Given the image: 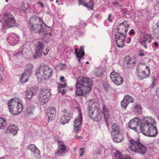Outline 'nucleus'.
Instances as JSON below:
<instances>
[{
  "instance_id": "obj_57",
  "label": "nucleus",
  "mask_w": 159,
  "mask_h": 159,
  "mask_svg": "<svg viewBox=\"0 0 159 159\" xmlns=\"http://www.w3.org/2000/svg\"><path fill=\"white\" fill-rule=\"evenodd\" d=\"M28 77L26 75H25V76H24V78H23V80L25 81V78H27L28 79Z\"/></svg>"
},
{
  "instance_id": "obj_34",
  "label": "nucleus",
  "mask_w": 159,
  "mask_h": 159,
  "mask_svg": "<svg viewBox=\"0 0 159 159\" xmlns=\"http://www.w3.org/2000/svg\"><path fill=\"white\" fill-rule=\"evenodd\" d=\"M11 37L12 38V39L11 40L12 41L14 42L15 43H17L19 41V36L15 34H11Z\"/></svg>"
},
{
  "instance_id": "obj_45",
  "label": "nucleus",
  "mask_w": 159,
  "mask_h": 159,
  "mask_svg": "<svg viewBox=\"0 0 159 159\" xmlns=\"http://www.w3.org/2000/svg\"><path fill=\"white\" fill-rule=\"evenodd\" d=\"M111 14H109L108 15V17L107 18V20L111 22H112V20L111 19Z\"/></svg>"
},
{
  "instance_id": "obj_60",
  "label": "nucleus",
  "mask_w": 159,
  "mask_h": 159,
  "mask_svg": "<svg viewBox=\"0 0 159 159\" xmlns=\"http://www.w3.org/2000/svg\"><path fill=\"white\" fill-rule=\"evenodd\" d=\"M96 75L97 77H99L100 76H101L102 74L101 73L99 75H98L97 74H96Z\"/></svg>"
},
{
  "instance_id": "obj_23",
  "label": "nucleus",
  "mask_w": 159,
  "mask_h": 159,
  "mask_svg": "<svg viewBox=\"0 0 159 159\" xmlns=\"http://www.w3.org/2000/svg\"><path fill=\"white\" fill-rule=\"evenodd\" d=\"M82 5L92 10H93V0H90L89 3H87L85 2L84 0H79V5Z\"/></svg>"
},
{
  "instance_id": "obj_49",
  "label": "nucleus",
  "mask_w": 159,
  "mask_h": 159,
  "mask_svg": "<svg viewBox=\"0 0 159 159\" xmlns=\"http://www.w3.org/2000/svg\"><path fill=\"white\" fill-rule=\"evenodd\" d=\"M134 31L133 29H131L129 33L130 35L133 34H134Z\"/></svg>"
},
{
  "instance_id": "obj_8",
  "label": "nucleus",
  "mask_w": 159,
  "mask_h": 159,
  "mask_svg": "<svg viewBox=\"0 0 159 159\" xmlns=\"http://www.w3.org/2000/svg\"><path fill=\"white\" fill-rule=\"evenodd\" d=\"M39 94V102L43 105L46 103L50 98L51 93L50 89L47 87H44L41 89Z\"/></svg>"
},
{
  "instance_id": "obj_31",
  "label": "nucleus",
  "mask_w": 159,
  "mask_h": 159,
  "mask_svg": "<svg viewBox=\"0 0 159 159\" xmlns=\"http://www.w3.org/2000/svg\"><path fill=\"white\" fill-rule=\"evenodd\" d=\"M119 37L116 36V39H115L116 44L118 47L122 48L125 45V40H121L119 39Z\"/></svg>"
},
{
  "instance_id": "obj_43",
  "label": "nucleus",
  "mask_w": 159,
  "mask_h": 159,
  "mask_svg": "<svg viewBox=\"0 0 159 159\" xmlns=\"http://www.w3.org/2000/svg\"><path fill=\"white\" fill-rule=\"evenodd\" d=\"M154 35L155 36L156 38L159 40V32H156V31L154 32Z\"/></svg>"
},
{
  "instance_id": "obj_51",
  "label": "nucleus",
  "mask_w": 159,
  "mask_h": 159,
  "mask_svg": "<svg viewBox=\"0 0 159 159\" xmlns=\"http://www.w3.org/2000/svg\"><path fill=\"white\" fill-rule=\"evenodd\" d=\"M38 3L41 6L42 8H43L44 7V5L41 2H38Z\"/></svg>"
},
{
  "instance_id": "obj_6",
  "label": "nucleus",
  "mask_w": 159,
  "mask_h": 159,
  "mask_svg": "<svg viewBox=\"0 0 159 159\" xmlns=\"http://www.w3.org/2000/svg\"><path fill=\"white\" fill-rule=\"evenodd\" d=\"M129 148L132 151L143 155L146 153V148L140 141L131 139L129 140Z\"/></svg>"
},
{
  "instance_id": "obj_61",
  "label": "nucleus",
  "mask_w": 159,
  "mask_h": 159,
  "mask_svg": "<svg viewBox=\"0 0 159 159\" xmlns=\"http://www.w3.org/2000/svg\"><path fill=\"white\" fill-rule=\"evenodd\" d=\"M59 0H57V1H56V3H58V2H59ZM58 4H60V3L59 2Z\"/></svg>"
},
{
  "instance_id": "obj_24",
  "label": "nucleus",
  "mask_w": 159,
  "mask_h": 159,
  "mask_svg": "<svg viewBox=\"0 0 159 159\" xmlns=\"http://www.w3.org/2000/svg\"><path fill=\"white\" fill-rule=\"evenodd\" d=\"M36 93V90L33 88L27 90L25 92V97L26 98L30 99Z\"/></svg>"
},
{
  "instance_id": "obj_36",
  "label": "nucleus",
  "mask_w": 159,
  "mask_h": 159,
  "mask_svg": "<svg viewBox=\"0 0 159 159\" xmlns=\"http://www.w3.org/2000/svg\"><path fill=\"white\" fill-rule=\"evenodd\" d=\"M116 33L117 34H115V39H116V36L119 37V39H121L122 40H125L126 35L125 34V33H121L120 32Z\"/></svg>"
},
{
  "instance_id": "obj_16",
  "label": "nucleus",
  "mask_w": 159,
  "mask_h": 159,
  "mask_svg": "<svg viewBox=\"0 0 159 159\" xmlns=\"http://www.w3.org/2000/svg\"><path fill=\"white\" fill-rule=\"evenodd\" d=\"M142 120L140 121L138 117H135L133 119L130 120L129 123V127L130 129H131L135 131H137V129L138 126L140 125H141V121Z\"/></svg>"
},
{
  "instance_id": "obj_53",
  "label": "nucleus",
  "mask_w": 159,
  "mask_h": 159,
  "mask_svg": "<svg viewBox=\"0 0 159 159\" xmlns=\"http://www.w3.org/2000/svg\"><path fill=\"white\" fill-rule=\"evenodd\" d=\"M131 41V39L129 37L128 38V41H126V43H130Z\"/></svg>"
},
{
  "instance_id": "obj_56",
  "label": "nucleus",
  "mask_w": 159,
  "mask_h": 159,
  "mask_svg": "<svg viewBox=\"0 0 159 159\" xmlns=\"http://www.w3.org/2000/svg\"><path fill=\"white\" fill-rule=\"evenodd\" d=\"M154 45L156 47H157L158 46V44L157 42H155L154 43Z\"/></svg>"
},
{
  "instance_id": "obj_21",
  "label": "nucleus",
  "mask_w": 159,
  "mask_h": 159,
  "mask_svg": "<svg viewBox=\"0 0 159 159\" xmlns=\"http://www.w3.org/2000/svg\"><path fill=\"white\" fill-rule=\"evenodd\" d=\"M147 71H137L138 74V77L140 80L147 78L149 76L150 74V69H147Z\"/></svg>"
},
{
  "instance_id": "obj_37",
  "label": "nucleus",
  "mask_w": 159,
  "mask_h": 159,
  "mask_svg": "<svg viewBox=\"0 0 159 159\" xmlns=\"http://www.w3.org/2000/svg\"><path fill=\"white\" fill-rule=\"evenodd\" d=\"M152 39V37L150 34H146L144 35V39L142 40H145L146 42L149 43L151 42Z\"/></svg>"
},
{
  "instance_id": "obj_10",
  "label": "nucleus",
  "mask_w": 159,
  "mask_h": 159,
  "mask_svg": "<svg viewBox=\"0 0 159 159\" xmlns=\"http://www.w3.org/2000/svg\"><path fill=\"white\" fill-rule=\"evenodd\" d=\"M76 109L79 112V116L75 118L74 122V131L77 133L80 130L82 121V115L80 112V108L79 107H76Z\"/></svg>"
},
{
  "instance_id": "obj_1",
  "label": "nucleus",
  "mask_w": 159,
  "mask_h": 159,
  "mask_svg": "<svg viewBox=\"0 0 159 159\" xmlns=\"http://www.w3.org/2000/svg\"><path fill=\"white\" fill-rule=\"evenodd\" d=\"M93 84L92 80L88 77L80 76L77 79L75 91L77 96H85L90 93Z\"/></svg>"
},
{
  "instance_id": "obj_59",
  "label": "nucleus",
  "mask_w": 159,
  "mask_h": 159,
  "mask_svg": "<svg viewBox=\"0 0 159 159\" xmlns=\"http://www.w3.org/2000/svg\"><path fill=\"white\" fill-rule=\"evenodd\" d=\"M2 77L1 75L0 74V82H2Z\"/></svg>"
},
{
  "instance_id": "obj_29",
  "label": "nucleus",
  "mask_w": 159,
  "mask_h": 159,
  "mask_svg": "<svg viewBox=\"0 0 159 159\" xmlns=\"http://www.w3.org/2000/svg\"><path fill=\"white\" fill-rule=\"evenodd\" d=\"M28 148L32 152L35 154L39 155L40 154L39 150L34 144H32L29 145Z\"/></svg>"
},
{
  "instance_id": "obj_17",
  "label": "nucleus",
  "mask_w": 159,
  "mask_h": 159,
  "mask_svg": "<svg viewBox=\"0 0 159 159\" xmlns=\"http://www.w3.org/2000/svg\"><path fill=\"white\" fill-rule=\"evenodd\" d=\"M44 44L43 43L38 42L36 48V52L34 55V57L37 59L41 57L42 55V50L44 48Z\"/></svg>"
},
{
  "instance_id": "obj_47",
  "label": "nucleus",
  "mask_w": 159,
  "mask_h": 159,
  "mask_svg": "<svg viewBox=\"0 0 159 159\" xmlns=\"http://www.w3.org/2000/svg\"><path fill=\"white\" fill-rule=\"evenodd\" d=\"M122 159H131L130 157L128 155L123 156Z\"/></svg>"
},
{
  "instance_id": "obj_50",
  "label": "nucleus",
  "mask_w": 159,
  "mask_h": 159,
  "mask_svg": "<svg viewBox=\"0 0 159 159\" xmlns=\"http://www.w3.org/2000/svg\"><path fill=\"white\" fill-rule=\"evenodd\" d=\"M156 94L157 97L159 98V88L156 91Z\"/></svg>"
},
{
  "instance_id": "obj_22",
  "label": "nucleus",
  "mask_w": 159,
  "mask_h": 159,
  "mask_svg": "<svg viewBox=\"0 0 159 159\" xmlns=\"http://www.w3.org/2000/svg\"><path fill=\"white\" fill-rule=\"evenodd\" d=\"M78 48H76L75 50V53L76 55V57L79 58L78 62L79 63H80V60L81 58L83 57L85 54V52H84V48L83 47L81 46L80 47V49L79 52H78Z\"/></svg>"
},
{
  "instance_id": "obj_9",
  "label": "nucleus",
  "mask_w": 159,
  "mask_h": 159,
  "mask_svg": "<svg viewBox=\"0 0 159 159\" xmlns=\"http://www.w3.org/2000/svg\"><path fill=\"white\" fill-rule=\"evenodd\" d=\"M2 27L9 28L15 26L16 22L12 15L10 13H5L3 17Z\"/></svg>"
},
{
  "instance_id": "obj_55",
  "label": "nucleus",
  "mask_w": 159,
  "mask_h": 159,
  "mask_svg": "<svg viewBox=\"0 0 159 159\" xmlns=\"http://www.w3.org/2000/svg\"><path fill=\"white\" fill-rule=\"evenodd\" d=\"M4 70V67L2 66H1L0 67V71H3Z\"/></svg>"
},
{
  "instance_id": "obj_48",
  "label": "nucleus",
  "mask_w": 159,
  "mask_h": 159,
  "mask_svg": "<svg viewBox=\"0 0 159 159\" xmlns=\"http://www.w3.org/2000/svg\"><path fill=\"white\" fill-rule=\"evenodd\" d=\"M60 81L62 82H65V80L64 79V77L63 76L61 77L60 78Z\"/></svg>"
},
{
  "instance_id": "obj_2",
  "label": "nucleus",
  "mask_w": 159,
  "mask_h": 159,
  "mask_svg": "<svg viewBox=\"0 0 159 159\" xmlns=\"http://www.w3.org/2000/svg\"><path fill=\"white\" fill-rule=\"evenodd\" d=\"M29 23L30 28L33 33L46 35L49 34L51 31V28L46 25L43 20L37 16L34 15L30 17Z\"/></svg>"
},
{
  "instance_id": "obj_26",
  "label": "nucleus",
  "mask_w": 159,
  "mask_h": 159,
  "mask_svg": "<svg viewBox=\"0 0 159 159\" xmlns=\"http://www.w3.org/2000/svg\"><path fill=\"white\" fill-rule=\"evenodd\" d=\"M7 129L13 135H15L17 134L19 129L16 125H11L8 126Z\"/></svg>"
},
{
  "instance_id": "obj_46",
  "label": "nucleus",
  "mask_w": 159,
  "mask_h": 159,
  "mask_svg": "<svg viewBox=\"0 0 159 159\" xmlns=\"http://www.w3.org/2000/svg\"><path fill=\"white\" fill-rule=\"evenodd\" d=\"M154 31H156V32H159V25L158 24L157 25V27L154 30Z\"/></svg>"
},
{
  "instance_id": "obj_27",
  "label": "nucleus",
  "mask_w": 159,
  "mask_h": 159,
  "mask_svg": "<svg viewBox=\"0 0 159 159\" xmlns=\"http://www.w3.org/2000/svg\"><path fill=\"white\" fill-rule=\"evenodd\" d=\"M119 126L116 124L113 123L111 126V135L120 133Z\"/></svg>"
},
{
  "instance_id": "obj_33",
  "label": "nucleus",
  "mask_w": 159,
  "mask_h": 159,
  "mask_svg": "<svg viewBox=\"0 0 159 159\" xmlns=\"http://www.w3.org/2000/svg\"><path fill=\"white\" fill-rule=\"evenodd\" d=\"M34 108L31 106H28L27 107L25 114L27 116H31L32 115L33 110Z\"/></svg>"
},
{
  "instance_id": "obj_25",
  "label": "nucleus",
  "mask_w": 159,
  "mask_h": 159,
  "mask_svg": "<svg viewBox=\"0 0 159 159\" xmlns=\"http://www.w3.org/2000/svg\"><path fill=\"white\" fill-rule=\"evenodd\" d=\"M111 137L113 141L116 143L121 142L123 139L122 134L121 132L111 135Z\"/></svg>"
},
{
  "instance_id": "obj_4",
  "label": "nucleus",
  "mask_w": 159,
  "mask_h": 159,
  "mask_svg": "<svg viewBox=\"0 0 159 159\" xmlns=\"http://www.w3.org/2000/svg\"><path fill=\"white\" fill-rule=\"evenodd\" d=\"M35 72L38 81L42 83L52 77L53 70L47 65L42 64L36 70Z\"/></svg>"
},
{
  "instance_id": "obj_63",
  "label": "nucleus",
  "mask_w": 159,
  "mask_h": 159,
  "mask_svg": "<svg viewBox=\"0 0 159 159\" xmlns=\"http://www.w3.org/2000/svg\"><path fill=\"white\" fill-rule=\"evenodd\" d=\"M43 54L45 55H47V54H48V52H46V54L44 52H43Z\"/></svg>"
},
{
  "instance_id": "obj_13",
  "label": "nucleus",
  "mask_w": 159,
  "mask_h": 159,
  "mask_svg": "<svg viewBox=\"0 0 159 159\" xmlns=\"http://www.w3.org/2000/svg\"><path fill=\"white\" fill-rule=\"evenodd\" d=\"M128 24L126 21H123L122 23L119 24L114 30L115 33H126L128 29Z\"/></svg>"
},
{
  "instance_id": "obj_40",
  "label": "nucleus",
  "mask_w": 159,
  "mask_h": 159,
  "mask_svg": "<svg viewBox=\"0 0 159 159\" xmlns=\"http://www.w3.org/2000/svg\"><path fill=\"white\" fill-rule=\"evenodd\" d=\"M19 9L20 12L21 13H24L27 10L24 5H22Z\"/></svg>"
},
{
  "instance_id": "obj_5",
  "label": "nucleus",
  "mask_w": 159,
  "mask_h": 159,
  "mask_svg": "<svg viewBox=\"0 0 159 159\" xmlns=\"http://www.w3.org/2000/svg\"><path fill=\"white\" fill-rule=\"evenodd\" d=\"M10 111L13 115H17L21 113L23 109L22 101L20 98H15L7 103Z\"/></svg>"
},
{
  "instance_id": "obj_54",
  "label": "nucleus",
  "mask_w": 159,
  "mask_h": 159,
  "mask_svg": "<svg viewBox=\"0 0 159 159\" xmlns=\"http://www.w3.org/2000/svg\"><path fill=\"white\" fill-rule=\"evenodd\" d=\"M139 55L140 56H143L144 55V54L143 52H141L139 53Z\"/></svg>"
},
{
  "instance_id": "obj_38",
  "label": "nucleus",
  "mask_w": 159,
  "mask_h": 159,
  "mask_svg": "<svg viewBox=\"0 0 159 159\" xmlns=\"http://www.w3.org/2000/svg\"><path fill=\"white\" fill-rule=\"evenodd\" d=\"M123 156L121 153L118 151H116L115 153V159H122Z\"/></svg>"
},
{
  "instance_id": "obj_7",
  "label": "nucleus",
  "mask_w": 159,
  "mask_h": 159,
  "mask_svg": "<svg viewBox=\"0 0 159 159\" xmlns=\"http://www.w3.org/2000/svg\"><path fill=\"white\" fill-rule=\"evenodd\" d=\"M92 103H89L88 106V110L89 116L91 118L96 121H100L102 119V114L101 113V110L97 107L94 104L91 106Z\"/></svg>"
},
{
  "instance_id": "obj_12",
  "label": "nucleus",
  "mask_w": 159,
  "mask_h": 159,
  "mask_svg": "<svg viewBox=\"0 0 159 159\" xmlns=\"http://www.w3.org/2000/svg\"><path fill=\"white\" fill-rule=\"evenodd\" d=\"M33 66L31 64H28L26 66L25 70L24 72L23 73L20 78V81L22 84H24L27 82L28 79L25 78V80H23V78L25 76V75H26L27 76H30L32 73Z\"/></svg>"
},
{
  "instance_id": "obj_39",
  "label": "nucleus",
  "mask_w": 159,
  "mask_h": 159,
  "mask_svg": "<svg viewBox=\"0 0 159 159\" xmlns=\"http://www.w3.org/2000/svg\"><path fill=\"white\" fill-rule=\"evenodd\" d=\"M135 111L137 113L140 114L142 112L141 108L140 106L139 105H136L134 107Z\"/></svg>"
},
{
  "instance_id": "obj_28",
  "label": "nucleus",
  "mask_w": 159,
  "mask_h": 159,
  "mask_svg": "<svg viewBox=\"0 0 159 159\" xmlns=\"http://www.w3.org/2000/svg\"><path fill=\"white\" fill-rule=\"evenodd\" d=\"M57 87L59 92H61L62 94L66 93L67 90V85L65 83L59 84L58 85Z\"/></svg>"
},
{
  "instance_id": "obj_32",
  "label": "nucleus",
  "mask_w": 159,
  "mask_h": 159,
  "mask_svg": "<svg viewBox=\"0 0 159 159\" xmlns=\"http://www.w3.org/2000/svg\"><path fill=\"white\" fill-rule=\"evenodd\" d=\"M147 69H149L145 64L140 63L138 65L137 71H147Z\"/></svg>"
},
{
  "instance_id": "obj_35",
  "label": "nucleus",
  "mask_w": 159,
  "mask_h": 159,
  "mask_svg": "<svg viewBox=\"0 0 159 159\" xmlns=\"http://www.w3.org/2000/svg\"><path fill=\"white\" fill-rule=\"evenodd\" d=\"M7 124L6 120L0 117V128L4 129L6 126Z\"/></svg>"
},
{
  "instance_id": "obj_64",
  "label": "nucleus",
  "mask_w": 159,
  "mask_h": 159,
  "mask_svg": "<svg viewBox=\"0 0 159 159\" xmlns=\"http://www.w3.org/2000/svg\"><path fill=\"white\" fill-rule=\"evenodd\" d=\"M0 159H5V158L4 157H2L1 158H0Z\"/></svg>"
},
{
  "instance_id": "obj_58",
  "label": "nucleus",
  "mask_w": 159,
  "mask_h": 159,
  "mask_svg": "<svg viewBox=\"0 0 159 159\" xmlns=\"http://www.w3.org/2000/svg\"><path fill=\"white\" fill-rule=\"evenodd\" d=\"M118 3L116 1V2H113V5H115L117 4Z\"/></svg>"
},
{
  "instance_id": "obj_44",
  "label": "nucleus",
  "mask_w": 159,
  "mask_h": 159,
  "mask_svg": "<svg viewBox=\"0 0 159 159\" xmlns=\"http://www.w3.org/2000/svg\"><path fill=\"white\" fill-rule=\"evenodd\" d=\"M155 9L156 10H158L159 9V2L157 3L154 7Z\"/></svg>"
},
{
  "instance_id": "obj_62",
  "label": "nucleus",
  "mask_w": 159,
  "mask_h": 159,
  "mask_svg": "<svg viewBox=\"0 0 159 159\" xmlns=\"http://www.w3.org/2000/svg\"><path fill=\"white\" fill-rule=\"evenodd\" d=\"M76 149H77V148H75L74 149V151H76Z\"/></svg>"
},
{
  "instance_id": "obj_3",
  "label": "nucleus",
  "mask_w": 159,
  "mask_h": 159,
  "mask_svg": "<svg viewBox=\"0 0 159 159\" xmlns=\"http://www.w3.org/2000/svg\"><path fill=\"white\" fill-rule=\"evenodd\" d=\"M155 120L150 117H145L141 121V125L139 126L141 133L144 135L150 137H155L158 132L154 125Z\"/></svg>"
},
{
  "instance_id": "obj_30",
  "label": "nucleus",
  "mask_w": 159,
  "mask_h": 159,
  "mask_svg": "<svg viewBox=\"0 0 159 159\" xmlns=\"http://www.w3.org/2000/svg\"><path fill=\"white\" fill-rule=\"evenodd\" d=\"M103 107V112L104 116L105 121L107 124L108 119L109 116V111L107 108L105 107L104 105H102Z\"/></svg>"
},
{
  "instance_id": "obj_41",
  "label": "nucleus",
  "mask_w": 159,
  "mask_h": 159,
  "mask_svg": "<svg viewBox=\"0 0 159 159\" xmlns=\"http://www.w3.org/2000/svg\"><path fill=\"white\" fill-rule=\"evenodd\" d=\"M85 149V148L84 147L81 148H80V153L79 156L80 157H82L83 156L84 152Z\"/></svg>"
},
{
  "instance_id": "obj_42",
  "label": "nucleus",
  "mask_w": 159,
  "mask_h": 159,
  "mask_svg": "<svg viewBox=\"0 0 159 159\" xmlns=\"http://www.w3.org/2000/svg\"><path fill=\"white\" fill-rule=\"evenodd\" d=\"M140 43L143 47L146 48H147V47L146 44L148 42H146V41L145 40H141Z\"/></svg>"
},
{
  "instance_id": "obj_15",
  "label": "nucleus",
  "mask_w": 159,
  "mask_h": 159,
  "mask_svg": "<svg viewBox=\"0 0 159 159\" xmlns=\"http://www.w3.org/2000/svg\"><path fill=\"white\" fill-rule=\"evenodd\" d=\"M110 78L112 81L117 85H120L123 83L122 77L115 71H113L111 73Z\"/></svg>"
},
{
  "instance_id": "obj_20",
  "label": "nucleus",
  "mask_w": 159,
  "mask_h": 159,
  "mask_svg": "<svg viewBox=\"0 0 159 159\" xmlns=\"http://www.w3.org/2000/svg\"><path fill=\"white\" fill-rule=\"evenodd\" d=\"M56 111L55 108L53 107H50L48 109L47 112L48 120L50 121L54 119L56 116Z\"/></svg>"
},
{
  "instance_id": "obj_11",
  "label": "nucleus",
  "mask_w": 159,
  "mask_h": 159,
  "mask_svg": "<svg viewBox=\"0 0 159 159\" xmlns=\"http://www.w3.org/2000/svg\"><path fill=\"white\" fill-rule=\"evenodd\" d=\"M58 150L55 154L56 156H63L67 152V147L62 141H58Z\"/></svg>"
},
{
  "instance_id": "obj_52",
  "label": "nucleus",
  "mask_w": 159,
  "mask_h": 159,
  "mask_svg": "<svg viewBox=\"0 0 159 159\" xmlns=\"http://www.w3.org/2000/svg\"><path fill=\"white\" fill-rule=\"evenodd\" d=\"M93 153L94 154H100V153L99 152H96V151H94Z\"/></svg>"
},
{
  "instance_id": "obj_18",
  "label": "nucleus",
  "mask_w": 159,
  "mask_h": 159,
  "mask_svg": "<svg viewBox=\"0 0 159 159\" xmlns=\"http://www.w3.org/2000/svg\"><path fill=\"white\" fill-rule=\"evenodd\" d=\"M136 64L134 59L131 58L129 56H127L125 58L124 66L125 68H133Z\"/></svg>"
},
{
  "instance_id": "obj_14",
  "label": "nucleus",
  "mask_w": 159,
  "mask_h": 159,
  "mask_svg": "<svg viewBox=\"0 0 159 159\" xmlns=\"http://www.w3.org/2000/svg\"><path fill=\"white\" fill-rule=\"evenodd\" d=\"M62 116L60 119V122L61 124L64 125L68 123L71 117V114L67 112L66 110L64 109L62 111Z\"/></svg>"
},
{
  "instance_id": "obj_19",
  "label": "nucleus",
  "mask_w": 159,
  "mask_h": 159,
  "mask_svg": "<svg viewBox=\"0 0 159 159\" xmlns=\"http://www.w3.org/2000/svg\"><path fill=\"white\" fill-rule=\"evenodd\" d=\"M134 98L132 97L127 95L125 96L121 102V107L126 109L129 103L133 102Z\"/></svg>"
}]
</instances>
